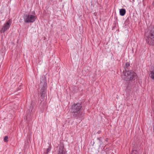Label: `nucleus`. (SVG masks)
<instances>
[{"instance_id": "f257e3e1", "label": "nucleus", "mask_w": 154, "mask_h": 154, "mask_svg": "<svg viewBox=\"0 0 154 154\" xmlns=\"http://www.w3.org/2000/svg\"><path fill=\"white\" fill-rule=\"evenodd\" d=\"M82 106V102L74 103L71 106V112L72 118L81 120L84 119L85 113L81 111Z\"/></svg>"}, {"instance_id": "f03ea898", "label": "nucleus", "mask_w": 154, "mask_h": 154, "mask_svg": "<svg viewBox=\"0 0 154 154\" xmlns=\"http://www.w3.org/2000/svg\"><path fill=\"white\" fill-rule=\"evenodd\" d=\"M146 43L149 45H154V26L150 25L148 28L147 32L145 34Z\"/></svg>"}, {"instance_id": "7ed1b4c3", "label": "nucleus", "mask_w": 154, "mask_h": 154, "mask_svg": "<svg viewBox=\"0 0 154 154\" xmlns=\"http://www.w3.org/2000/svg\"><path fill=\"white\" fill-rule=\"evenodd\" d=\"M124 75V79L126 81H129L128 83L127 88L128 87H131V82L135 81L137 77L136 73L132 70H128L127 71H123Z\"/></svg>"}, {"instance_id": "20e7f679", "label": "nucleus", "mask_w": 154, "mask_h": 154, "mask_svg": "<svg viewBox=\"0 0 154 154\" xmlns=\"http://www.w3.org/2000/svg\"><path fill=\"white\" fill-rule=\"evenodd\" d=\"M40 85L42 87L40 91L41 97L40 101L41 103L45 99V97L47 98V95L46 79L44 76H42L40 78Z\"/></svg>"}, {"instance_id": "39448f33", "label": "nucleus", "mask_w": 154, "mask_h": 154, "mask_svg": "<svg viewBox=\"0 0 154 154\" xmlns=\"http://www.w3.org/2000/svg\"><path fill=\"white\" fill-rule=\"evenodd\" d=\"M23 18L25 23H29L34 22L35 21L36 17L32 14H24Z\"/></svg>"}, {"instance_id": "423d86ee", "label": "nucleus", "mask_w": 154, "mask_h": 154, "mask_svg": "<svg viewBox=\"0 0 154 154\" xmlns=\"http://www.w3.org/2000/svg\"><path fill=\"white\" fill-rule=\"evenodd\" d=\"M11 23L9 20L4 24L2 26V29L0 30L1 33H4L5 31L8 29L10 27Z\"/></svg>"}, {"instance_id": "0eeeda50", "label": "nucleus", "mask_w": 154, "mask_h": 154, "mask_svg": "<svg viewBox=\"0 0 154 154\" xmlns=\"http://www.w3.org/2000/svg\"><path fill=\"white\" fill-rule=\"evenodd\" d=\"M57 154H66L64 150V144L63 142H60Z\"/></svg>"}, {"instance_id": "6e6552de", "label": "nucleus", "mask_w": 154, "mask_h": 154, "mask_svg": "<svg viewBox=\"0 0 154 154\" xmlns=\"http://www.w3.org/2000/svg\"><path fill=\"white\" fill-rule=\"evenodd\" d=\"M130 66V64L128 62H127L125 63V66H124V69L125 70L123 71H127L128 70H129V67Z\"/></svg>"}, {"instance_id": "1a4fd4ad", "label": "nucleus", "mask_w": 154, "mask_h": 154, "mask_svg": "<svg viewBox=\"0 0 154 154\" xmlns=\"http://www.w3.org/2000/svg\"><path fill=\"white\" fill-rule=\"evenodd\" d=\"M126 11L125 10L124 8H122L119 10L120 15L121 16H124L125 14Z\"/></svg>"}, {"instance_id": "9d476101", "label": "nucleus", "mask_w": 154, "mask_h": 154, "mask_svg": "<svg viewBox=\"0 0 154 154\" xmlns=\"http://www.w3.org/2000/svg\"><path fill=\"white\" fill-rule=\"evenodd\" d=\"M33 106L34 104L32 102L31 103L29 107V112H32V111L33 108Z\"/></svg>"}, {"instance_id": "9b49d317", "label": "nucleus", "mask_w": 154, "mask_h": 154, "mask_svg": "<svg viewBox=\"0 0 154 154\" xmlns=\"http://www.w3.org/2000/svg\"><path fill=\"white\" fill-rule=\"evenodd\" d=\"M51 146L50 145L48 147L47 149L44 152L45 154H47L51 150Z\"/></svg>"}, {"instance_id": "f8f14e48", "label": "nucleus", "mask_w": 154, "mask_h": 154, "mask_svg": "<svg viewBox=\"0 0 154 154\" xmlns=\"http://www.w3.org/2000/svg\"><path fill=\"white\" fill-rule=\"evenodd\" d=\"M150 77L153 79H154V70L151 71L149 74Z\"/></svg>"}, {"instance_id": "ddd939ff", "label": "nucleus", "mask_w": 154, "mask_h": 154, "mask_svg": "<svg viewBox=\"0 0 154 154\" xmlns=\"http://www.w3.org/2000/svg\"><path fill=\"white\" fill-rule=\"evenodd\" d=\"M97 139L99 141L100 144L101 145L103 144V142L102 141V137H100L97 138Z\"/></svg>"}, {"instance_id": "4468645a", "label": "nucleus", "mask_w": 154, "mask_h": 154, "mask_svg": "<svg viewBox=\"0 0 154 154\" xmlns=\"http://www.w3.org/2000/svg\"><path fill=\"white\" fill-rule=\"evenodd\" d=\"M8 137L7 136H5L4 138V141L5 142H8Z\"/></svg>"}, {"instance_id": "2eb2a0df", "label": "nucleus", "mask_w": 154, "mask_h": 154, "mask_svg": "<svg viewBox=\"0 0 154 154\" xmlns=\"http://www.w3.org/2000/svg\"><path fill=\"white\" fill-rule=\"evenodd\" d=\"M136 152V150H133L132 151V153H133V154H135V152Z\"/></svg>"}, {"instance_id": "dca6fc26", "label": "nucleus", "mask_w": 154, "mask_h": 154, "mask_svg": "<svg viewBox=\"0 0 154 154\" xmlns=\"http://www.w3.org/2000/svg\"><path fill=\"white\" fill-rule=\"evenodd\" d=\"M101 131L100 130H99L96 133V134H100L101 133Z\"/></svg>"}, {"instance_id": "f3484780", "label": "nucleus", "mask_w": 154, "mask_h": 154, "mask_svg": "<svg viewBox=\"0 0 154 154\" xmlns=\"http://www.w3.org/2000/svg\"><path fill=\"white\" fill-rule=\"evenodd\" d=\"M108 138H106V139L105 140V141H108Z\"/></svg>"}, {"instance_id": "a211bd4d", "label": "nucleus", "mask_w": 154, "mask_h": 154, "mask_svg": "<svg viewBox=\"0 0 154 154\" xmlns=\"http://www.w3.org/2000/svg\"><path fill=\"white\" fill-rule=\"evenodd\" d=\"M152 5L153 6H154V1L153 2V3H152Z\"/></svg>"}, {"instance_id": "6ab92c4d", "label": "nucleus", "mask_w": 154, "mask_h": 154, "mask_svg": "<svg viewBox=\"0 0 154 154\" xmlns=\"http://www.w3.org/2000/svg\"><path fill=\"white\" fill-rule=\"evenodd\" d=\"M20 88L19 87V88H18V90H20Z\"/></svg>"}]
</instances>
